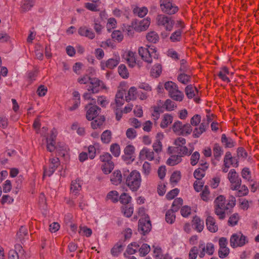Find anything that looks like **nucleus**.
Here are the masks:
<instances>
[{
  "mask_svg": "<svg viewBox=\"0 0 259 259\" xmlns=\"http://www.w3.org/2000/svg\"><path fill=\"white\" fill-rule=\"evenodd\" d=\"M139 157L141 159H147L151 161L154 159V153L152 150L145 147L141 150Z\"/></svg>",
  "mask_w": 259,
  "mask_h": 259,
  "instance_id": "nucleus-19",
  "label": "nucleus"
},
{
  "mask_svg": "<svg viewBox=\"0 0 259 259\" xmlns=\"http://www.w3.org/2000/svg\"><path fill=\"white\" fill-rule=\"evenodd\" d=\"M241 175L243 179L248 182H252L251 179V172L249 168H243L241 172Z\"/></svg>",
  "mask_w": 259,
  "mask_h": 259,
  "instance_id": "nucleus-33",
  "label": "nucleus"
},
{
  "mask_svg": "<svg viewBox=\"0 0 259 259\" xmlns=\"http://www.w3.org/2000/svg\"><path fill=\"white\" fill-rule=\"evenodd\" d=\"M105 88L106 86L104 82L97 78H92L90 84L87 86V90L92 92L93 94L97 93Z\"/></svg>",
  "mask_w": 259,
  "mask_h": 259,
  "instance_id": "nucleus-9",
  "label": "nucleus"
},
{
  "mask_svg": "<svg viewBox=\"0 0 259 259\" xmlns=\"http://www.w3.org/2000/svg\"><path fill=\"white\" fill-rule=\"evenodd\" d=\"M81 181L79 179H76L71 182L70 185V193L72 199L76 198L79 191L81 190Z\"/></svg>",
  "mask_w": 259,
  "mask_h": 259,
  "instance_id": "nucleus-16",
  "label": "nucleus"
},
{
  "mask_svg": "<svg viewBox=\"0 0 259 259\" xmlns=\"http://www.w3.org/2000/svg\"><path fill=\"white\" fill-rule=\"evenodd\" d=\"M59 165L60 161L58 158L53 157L50 158L48 167H44V176L50 177Z\"/></svg>",
  "mask_w": 259,
  "mask_h": 259,
  "instance_id": "nucleus-10",
  "label": "nucleus"
},
{
  "mask_svg": "<svg viewBox=\"0 0 259 259\" xmlns=\"http://www.w3.org/2000/svg\"><path fill=\"white\" fill-rule=\"evenodd\" d=\"M213 152L215 158L219 160L223 154V151L222 147L218 144H215L213 148Z\"/></svg>",
  "mask_w": 259,
  "mask_h": 259,
  "instance_id": "nucleus-36",
  "label": "nucleus"
},
{
  "mask_svg": "<svg viewBox=\"0 0 259 259\" xmlns=\"http://www.w3.org/2000/svg\"><path fill=\"white\" fill-rule=\"evenodd\" d=\"M107 198L113 202H117L118 201V193L116 191H111L108 193Z\"/></svg>",
  "mask_w": 259,
  "mask_h": 259,
  "instance_id": "nucleus-47",
  "label": "nucleus"
},
{
  "mask_svg": "<svg viewBox=\"0 0 259 259\" xmlns=\"http://www.w3.org/2000/svg\"><path fill=\"white\" fill-rule=\"evenodd\" d=\"M151 229V224L148 217L141 218L139 221L138 230L143 234L148 233Z\"/></svg>",
  "mask_w": 259,
  "mask_h": 259,
  "instance_id": "nucleus-14",
  "label": "nucleus"
},
{
  "mask_svg": "<svg viewBox=\"0 0 259 259\" xmlns=\"http://www.w3.org/2000/svg\"><path fill=\"white\" fill-rule=\"evenodd\" d=\"M133 12L136 15L138 16L139 17L143 18L147 14L148 9L145 7L142 8L136 7L134 9Z\"/></svg>",
  "mask_w": 259,
  "mask_h": 259,
  "instance_id": "nucleus-30",
  "label": "nucleus"
},
{
  "mask_svg": "<svg viewBox=\"0 0 259 259\" xmlns=\"http://www.w3.org/2000/svg\"><path fill=\"white\" fill-rule=\"evenodd\" d=\"M134 208L133 207H128V206H124L122 207V212L124 215L126 217H130L133 213Z\"/></svg>",
  "mask_w": 259,
  "mask_h": 259,
  "instance_id": "nucleus-61",
  "label": "nucleus"
},
{
  "mask_svg": "<svg viewBox=\"0 0 259 259\" xmlns=\"http://www.w3.org/2000/svg\"><path fill=\"white\" fill-rule=\"evenodd\" d=\"M200 165L201 167L195 169V179L198 180V182L195 181V191L198 192L201 190L203 187L204 182L202 180V178L205 176V171L208 167V164L202 160Z\"/></svg>",
  "mask_w": 259,
  "mask_h": 259,
  "instance_id": "nucleus-2",
  "label": "nucleus"
},
{
  "mask_svg": "<svg viewBox=\"0 0 259 259\" xmlns=\"http://www.w3.org/2000/svg\"><path fill=\"white\" fill-rule=\"evenodd\" d=\"M164 88L168 92L169 96L173 100L181 101L183 100V94L178 90L177 84L172 81L166 82Z\"/></svg>",
  "mask_w": 259,
  "mask_h": 259,
  "instance_id": "nucleus-4",
  "label": "nucleus"
},
{
  "mask_svg": "<svg viewBox=\"0 0 259 259\" xmlns=\"http://www.w3.org/2000/svg\"><path fill=\"white\" fill-rule=\"evenodd\" d=\"M122 178V177L120 171L115 170L111 175L110 180L113 185H117L121 182Z\"/></svg>",
  "mask_w": 259,
  "mask_h": 259,
  "instance_id": "nucleus-22",
  "label": "nucleus"
},
{
  "mask_svg": "<svg viewBox=\"0 0 259 259\" xmlns=\"http://www.w3.org/2000/svg\"><path fill=\"white\" fill-rule=\"evenodd\" d=\"M236 193L235 195L237 197H242L244 196H246L249 192V190L247 186L245 185H240V187L238 190H235Z\"/></svg>",
  "mask_w": 259,
  "mask_h": 259,
  "instance_id": "nucleus-27",
  "label": "nucleus"
},
{
  "mask_svg": "<svg viewBox=\"0 0 259 259\" xmlns=\"http://www.w3.org/2000/svg\"><path fill=\"white\" fill-rule=\"evenodd\" d=\"M181 31L180 30L176 31L171 35L170 39L173 42L180 41L181 38Z\"/></svg>",
  "mask_w": 259,
  "mask_h": 259,
  "instance_id": "nucleus-59",
  "label": "nucleus"
},
{
  "mask_svg": "<svg viewBox=\"0 0 259 259\" xmlns=\"http://www.w3.org/2000/svg\"><path fill=\"white\" fill-rule=\"evenodd\" d=\"M228 179L230 182L241 179L234 169H231L228 174Z\"/></svg>",
  "mask_w": 259,
  "mask_h": 259,
  "instance_id": "nucleus-46",
  "label": "nucleus"
},
{
  "mask_svg": "<svg viewBox=\"0 0 259 259\" xmlns=\"http://www.w3.org/2000/svg\"><path fill=\"white\" fill-rule=\"evenodd\" d=\"M200 121V116L195 114V137H199L208 127L209 123L207 121H203L201 123L197 124V123H199Z\"/></svg>",
  "mask_w": 259,
  "mask_h": 259,
  "instance_id": "nucleus-12",
  "label": "nucleus"
},
{
  "mask_svg": "<svg viewBox=\"0 0 259 259\" xmlns=\"http://www.w3.org/2000/svg\"><path fill=\"white\" fill-rule=\"evenodd\" d=\"M214 251V245L211 243H208L206 245L204 243H201L199 246V249L197 254L201 258L204 256L205 253L208 255H212Z\"/></svg>",
  "mask_w": 259,
  "mask_h": 259,
  "instance_id": "nucleus-13",
  "label": "nucleus"
},
{
  "mask_svg": "<svg viewBox=\"0 0 259 259\" xmlns=\"http://www.w3.org/2000/svg\"><path fill=\"white\" fill-rule=\"evenodd\" d=\"M118 71L120 76L123 78H127L129 76V73L125 65L121 64L119 66Z\"/></svg>",
  "mask_w": 259,
  "mask_h": 259,
  "instance_id": "nucleus-34",
  "label": "nucleus"
},
{
  "mask_svg": "<svg viewBox=\"0 0 259 259\" xmlns=\"http://www.w3.org/2000/svg\"><path fill=\"white\" fill-rule=\"evenodd\" d=\"M234 162V159L233 158L231 152H226L224 158V164L230 167Z\"/></svg>",
  "mask_w": 259,
  "mask_h": 259,
  "instance_id": "nucleus-35",
  "label": "nucleus"
},
{
  "mask_svg": "<svg viewBox=\"0 0 259 259\" xmlns=\"http://www.w3.org/2000/svg\"><path fill=\"white\" fill-rule=\"evenodd\" d=\"M120 57L116 56L114 58H110L106 61H101L100 64L101 68L105 70L106 68L112 69L116 67L120 62Z\"/></svg>",
  "mask_w": 259,
  "mask_h": 259,
  "instance_id": "nucleus-15",
  "label": "nucleus"
},
{
  "mask_svg": "<svg viewBox=\"0 0 259 259\" xmlns=\"http://www.w3.org/2000/svg\"><path fill=\"white\" fill-rule=\"evenodd\" d=\"M175 212V211L172 210L171 209H169L166 211L165 214V220L167 223L171 224L175 222L176 216L174 213Z\"/></svg>",
  "mask_w": 259,
  "mask_h": 259,
  "instance_id": "nucleus-38",
  "label": "nucleus"
},
{
  "mask_svg": "<svg viewBox=\"0 0 259 259\" xmlns=\"http://www.w3.org/2000/svg\"><path fill=\"white\" fill-rule=\"evenodd\" d=\"M112 38L118 41H121L123 38V36L121 31L119 30H114L111 34Z\"/></svg>",
  "mask_w": 259,
  "mask_h": 259,
  "instance_id": "nucleus-63",
  "label": "nucleus"
},
{
  "mask_svg": "<svg viewBox=\"0 0 259 259\" xmlns=\"http://www.w3.org/2000/svg\"><path fill=\"white\" fill-rule=\"evenodd\" d=\"M116 20L114 18H110L108 19L107 23V29L108 31H110L111 29L114 28L116 26Z\"/></svg>",
  "mask_w": 259,
  "mask_h": 259,
  "instance_id": "nucleus-57",
  "label": "nucleus"
},
{
  "mask_svg": "<svg viewBox=\"0 0 259 259\" xmlns=\"http://www.w3.org/2000/svg\"><path fill=\"white\" fill-rule=\"evenodd\" d=\"M126 60L129 67L132 68L135 67L137 63L135 53L128 51L126 56Z\"/></svg>",
  "mask_w": 259,
  "mask_h": 259,
  "instance_id": "nucleus-23",
  "label": "nucleus"
},
{
  "mask_svg": "<svg viewBox=\"0 0 259 259\" xmlns=\"http://www.w3.org/2000/svg\"><path fill=\"white\" fill-rule=\"evenodd\" d=\"M153 148L154 151L157 153H159L162 149V145L160 139H157L153 144Z\"/></svg>",
  "mask_w": 259,
  "mask_h": 259,
  "instance_id": "nucleus-56",
  "label": "nucleus"
},
{
  "mask_svg": "<svg viewBox=\"0 0 259 259\" xmlns=\"http://www.w3.org/2000/svg\"><path fill=\"white\" fill-rule=\"evenodd\" d=\"M207 229L211 232L214 233L218 230V227L215 219L211 216H208L206 220Z\"/></svg>",
  "mask_w": 259,
  "mask_h": 259,
  "instance_id": "nucleus-21",
  "label": "nucleus"
},
{
  "mask_svg": "<svg viewBox=\"0 0 259 259\" xmlns=\"http://www.w3.org/2000/svg\"><path fill=\"white\" fill-rule=\"evenodd\" d=\"M164 106H165L166 110L168 111L174 110L177 107L175 103L170 99H167L165 101Z\"/></svg>",
  "mask_w": 259,
  "mask_h": 259,
  "instance_id": "nucleus-53",
  "label": "nucleus"
},
{
  "mask_svg": "<svg viewBox=\"0 0 259 259\" xmlns=\"http://www.w3.org/2000/svg\"><path fill=\"white\" fill-rule=\"evenodd\" d=\"M150 20H148L147 19H143L139 23L138 27L137 28V30L140 31H145L148 28V27L150 25Z\"/></svg>",
  "mask_w": 259,
  "mask_h": 259,
  "instance_id": "nucleus-43",
  "label": "nucleus"
},
{
  "mask_svg": "<svg viewBox=\"0 0 259 259\" xmlns=\"http://www.w3.org/2000/svg\"><path fill=\"white\" fill-rule=\"evenodd\" d=\"M123 250V246L120 243H117L111 250V253L114 256H117Z\"/></svg>",
  "mask_w": 259,
  "mask_h": 259,
  "instance_id": "nucleus-40",
  "label": "nucleus"
},
{
  "mask_svg": "<svg viewBox=\"0 0 259 259\" xmlns=\"http://www.w3.org/2000/svg\"><path fill=\"white\" fill-rule=\"evenodd\" d=\"M105 120L104 117H101L100 119L94 120L91 122V126L93 128H97L100 126L102 125Z\"/></svg>",
  "mask_w": 259,
  "mask_h": 259,
  "instance_id": "nucleus-64",
  "label": "nucleus"
},
{
  "mask_svg": "<svg viewBox=\"0 0 259 259\" xmlns=\"http://www.w3.org/2000/svg\"><path fill=\"white\" fill-rule=\"evenodd\" d=\"M131 197L125 193L121 194L119 200L120 202L123 204H128L131 200Z\"/></svg>",
  "mask_w": 259,
  "mask_h": 259,
  "instance_id": "nucleus-52",
  "label": "nucleus"
},
{
  "mask_svg": "<svg viewBox=\"0 0 259 259\" xmlns=\"http://www.w3.org/2000/svg\"><path fill=\"white\" fill-rule=\"evenodd\" d=\"M183 200L181 198H177L174 200L171 205L172 210L178 211L181 206L183 205Z\"/></svg>",
  "mask_w": 259,
  "mask_h": 259,
  "instance_id": "nucleus-41",
  "label": "nucleus"
},
{
  "mask_svg": "<svg viewBox=\"0 0 259 259\" xmlns=\"http://www.w3.org/2000/svg\"><path fill=\"white\" fill-rule=\"evenodd\" d=\"M214 206L220 207H227V209H229V207L227 206L226 204V199L224 196L220 195L217 197L214 201Z\"/></svg>",
  "mask_w": 259,
  "mask_h": 259,
  "instance_id": "nucleus-26",
  "label": "nucleus"
},
{
  "mask_svg": "<svg viewBox=\"0 0 259 259\" xmlns=\"http://www.w3.org/2000/svg\"><path fill=\"white\" fill-rule=\"evenodd\" d=\"M12 185L10 180H6L3 184V191L4 193H7L12 190Z\"/></svg>",
  "mask_w": 259,
  "mask_h": 259,
  "instance_id": "nucleus-60",
  "label": "nucleus"
},
{
  "mask_svg": "<svg viewBox=\"0 0 259 259\" xmlns=\"http://www.w3.org/2000/svg\"><path fill=\"white\" fill-rule=\"evenodd\" d=\"M193 149H190L189 150L186 146L180 147H169L168 148V152L170 153H177L178 155L181 156V157L184 155H191V164L194 165V153L192 154Z\"/></svg>",
  "mask_w": 259,
  "mask_h": 259,
  "instance_id": "nucleus-5",
  "label": "nucleus"
},
{
  "mask_svg": "<svg viewBox=\"0 0 259 259\" xmlns=\"http://www.w3.org/2000/svg\"><path fill=\"white\" fill-rule=\"evenodd\" d=\"M221 141L226 147L232 148L235 146L233 140L230 138L227 137L225 134L222 135Z\"/></svg>",
  "mask_w": 259,
  "mask_h": 259,
  "instance_id": "nucleus-29",
  "label": "nucleus"
},
{
  "mask_svg": "<svg viewBox=\"0 0 259 259\" xmlns=\"http://www.w3.org/2000/svg\"><path fill=\"white\" fill-rule=\"evenodd\" d=\"M173 117L170 114L164 115L162 120L160 123V126L162 128L166 127L172 121Z\"/></svg>",
  "mask_w": 259,
  "mask_h": 259,
  "instance_id": "nucleus-31",
  "label": "nucleus"
},
{
  "mask_svg": "<svg viewBox=\"0 0 259 259\" xmlns=\"http://www.w3.org/2000/svg\"><path fill=\"white\" fill-rule=\"evenodd\" d=\"M139 245L136 242L132 243L127 246L126 252L128 254H134L139 249Z\"/></svg>",
  "mask_w": 259,
  "mask_h": 259,
  "instance_id": "nucleus-42",
  "label": "nucleus"
},
{
  "mask_svg": "<svg viewBox=\"0 0 259 259\" xmlns=\"http://www.w3.org/2000/svg\"><path fill=\"white\" fill-rule=\"evenodd\" d=\"M229 253L230 249L228 247L219 248L218 254L220 258H225L229 255Z\"/></svg>",
  "mask_w": 259,
  "mask_h": 259,
  "instance_id": "nucleus-58",
  "label": "nucleus"
},
{
  "mask_svg": "<svg viewBox=\"0 0 259 259\" xmlns=\"http://www.w3.org/2000/svg\"><path fill=\"white\" fill-rule=\"evenodd\" d=\"M204 228V222L199 217L195 216V229L198 232H201Z\"/></svg>",
  "mask_w": 259,
  "mask_h": 259,
  "instance_id": "nucleus-49",
  "label": "nucleus"
},
{
  "mask_svg": "<svg viewBox=\"0 0 259 259\" xmlns=\"http://www.w3.org/2000/svg\"><path fill=\"white\" fill-rule=\"evenodd\" d=\"M184 124L180 121H176L172 125L173 131L178 134H181Z\"/></svg>",
  "mask_w": 259,
  "mask_h": 259,
  "instance_id": "nucleus-45",
  "label": "nucleus"
},
{
  "mask_svg": "<svg viewBox=\"0 0 259 259\" xmlns=\"http://www.w3.org/2000/svg\"><path fill=\"white\" fill-rule=\"evenodd\" d=\"M110 151L115 157H118L120 153V149L117 144H112L110 146Z\"/></svg>",
  "mask_w": 259,
  "mask_h": 259,
  "instance_id": "nucleus-51",
  "label": "nucleus"
},
{
  "mask_svg": "<svg viewBox=\"0 0 259 259\" xmlns=\"http://www.w3.org/2000/svg\"><path fill=\"white\" fill-rule=\"evenodd\" d=\"M138 91L135 87H131L128 91L127 95L125 96V100L128 102L136 100L137 98Z\"/></svg>",
  "mask_w": 259,
  "mask_h": 259,
  "instance_id": "nucleus-24",
  "label": "nucleus"
},
{
  "mask_svg": "<svg viewBox=\"0 0 259 259\" xmlns=\"http://www.w3.org/2000/svg\"><path fill=\"white\" fill-rule=\"evenodd\" d=\"M141 181L140 172L133 170L126 177L125 183L132 191H137L141 186Z\"/></svg>",
  "mask_w": 259,
  "mask_h": 259,
  "instance_id": "nucleus-1",
  "label": "nucleus"
},
{
  "mask_svg": "<svg viewBox=\"0 0 259 259\" xmlns=\"http://www.w3.org/2000/svg\"><path fill=\"white\" fill-rule=\"evenodd\" d=\"M35 4V0H22L20 11L21 13H26L31 9Z\"/></svg>",
  "mask_w": 259,
  "mask_h": 259,
  "instance_id": "nucleus-20",
  "label": "nucleus"
},
{
  "mask_svg": "<svg viewBox=\"0 0 259 259\" xmlns=\"http://www.w3.org/2000/svg\"><path fill=\"white\" fill-rule=\"evenodd\" d=\"M138 51L142 59L148 64H151L152 62L153 59H157L158 58V55L155 48L150 47L149 48L140 47L139 48Z\"/></svg>",
  "mask_w": 259,
  "mask_h": 259,
  "instance_id": "nucleus-3",
  "label": "nucleus"
},
{
  "mask_svg": "<svg viewBox=\"0 0 259 259\" xmlns=\"http://www.w3.org/2000/svg\"><path fill=\"white\" fill-rule=\"evenodd\" d=\"M101 139L104 143L108 144L111 141V132L109 130H106L101 135Z\"/></svg>",
  "mask_w": 259,
  "mask_h": 259,
  "instance_id": "nucleus-39",
  "label": "nucleus"
},
{
  "mask_svg": "<svg viewBox=\"0 0 259 259\" xmlns=\"http://www.w3.org/2000/svg\"><path fill=\"white\" fill-rule=\"evenodd\" d=\"M78 33L81 36L85 37L90 39H93L95 38V32L90 28L86 26H80L78 29Z\"/></svg>",
  "mask_w": 259,
  "mask_h": 259,
  "instance_id": "nucleus-17",
  "label": "nucleus"
},
{
  "mask_svg": "<svg viewBox=\"0 0 259 259\" xmlns=\"http://www.w3.org/2000/svg\"><path fill=\"white\" fill-rule=\"evenodd\" d=\"M87 110L86 117L89 120H94L100 113L101 108L97 105H92V103H89L85 106Z\"/></svg>",
  "mask_w": 259,
  "mask_h": 259,
  "instance_id": "nucleus-11",
  "label": "nucleus"
},
{
  "mask_svg": "<svg viewBox=\"0 0 259 259\" xmlns=\"http://www.w3.org/2000/svg\"><path fill=\"white\" fill-rule=\"evenodd\" d=\"M14 199L9 195H4L0 200V202L3 205L6 203L10 204L12 203Z\"/></svg>",
  "mask_w": 259,
  "mask_h": 259,
  "instance_id": "nucleus-62",
  "label": "nucleus"
},
{
  "mask_svg": "<svg viewBox=\"0 0 259 259\" xmlns=\"http://www.w3.org/2000/svg\"><path fill=\"white\" fill-rule=\"evenodd\" d=\"M147 39L148 41L154 44L156 43L159 40V36L155 31H151L146 35Z\"/></svg>",
  "mask_w": 259,
  "mask_h": 259,
  "instance_id": "nucleus-32",
  "label": "nucleus"
},
{
  "mask_svg": "<svg viewBox=\"0 0 259 259\" xmlns=\"http://www.w3.org/2000/svg\"><path fill=\"white\" fill-rule=\"evenodd\" d=\"M182 161V158L181 156L178 155H172L167 160L166 164L174 166L179 163Z\"/></svg>",
  "mask_w": 259,
  "mask_h": 259,
  "instance_id": "nucleus-25",
  "label": "nucleus"
},
{
  "mask_svg": "<svg viewBox=\"0 0 259 259\" xmlns=\"http://www.w3.org/2000/svg\"><path fill=\"white\" fill-rule=\"evenodd\" d=\"M228 74V69L226 67H224L220 71L219 73H218V76L224 81L229 82H230V80L229 78L227 77V75Z\"/></svg>",
  "mask_w": 259,
  "mask_h": 259,
  "instance_id": "nucleus-28",
  "label": "nucleus"
},
{
  "mask_svg": "<svg viewBox=\"0 0 259 259\" xmlns=\"http://www.w3.org/2000/svg\"><path fill=\"white\" fill-rule=\"evenodd\" d=\"M56 138V135H55L53 132H52L50 136L46 139L47 149L48 151L51 152L54 151L55 149L56 150H59L58 147L55 145Z\"/></svg>",
  "mask_w": 259,
  "mask_h": 259,
  "instance_id": "nucleus-18",
  "label": "nucleus"
},
{
  "mask_svg": "<svg viewBox=\"0 0 259 259\" xmlns=\"http://www.w3.org/2000/svg\"><path fill=\"white\" fill-rule=\"evenodd\" d=\"M181 172L179 171H174L170 177V182L172 183L176 184L181 179Z\"/></svg>",
  "mask_w": 259,
  "mask_h": 259,
  "instance_id": "nucleus-54",
  "label": "nucleus"
},
{
  "mask_svg": "<svg viewBox=\"0 0 259 259\" xmlns=\"http://www.w3.org/2000/svg\"><path fill=\"white\" fill-rule=\"evenodd\" d=\"M248 242L247 237L241 233L233 234L230 237V246L233 248L242 247Z\"/></svg>",
  "mask_w": 259,
  "mask_h": 259,
  "instance_id": "nucleus-6",
  "label": "nucleus"
},
{
  "mask_svg": "<svg viewBox=\"0 0 259 259\" xmlns=\"http://www.w3.org/2000/svg\"><path fill=\"white\" fill-rule=\"evenodd\" d=\"M162 72V67L160 64H156L153 66L151 70V75L155 77H158Z\"/></svg>",
  "mask_w": 259,
  "mask_h": 259,
  "instance_id": "nucleus-44",
  "label": "nucleus"
},
{
  "mask_svg": "<svg viewBox=\"0 0 259 259\" xmlns=\"http://www.w3.org/2000/svg\"><path fill=\"white\" fill-rule=\"evenodd\" d=\"M102 168L104 174H110L114 168V163L113 162L106 163L102 165Z\"/></svg>",
  "mask_w": 259,
  "mask_h": 259,
  "instance_id": "nucleus-48",
  "label": "nucleus"
},
{
  "mask_svg": "<svg viewBox=\"0 0 259 259\" xmlns=\"http://www.w3.org/2000/svg\"><path fill=\"white\" fill-rule=\"evenodd\" d=\"M28 234L27 229L25 227L21 226L19 229V232L17 234V237L21 241L24 237Z\"/></svg>",
  "mask_w": 259,
  "mask_h": 259,
  "instance_id": "nucleus-50",
  "label": "nucleus"
},
{
  "mask_svg": "<svg viewBox=\"0 0 259 259\" xmlns=\"http://www.w3.org/2000/svg\"><path fill=\"white\" fill-rule=\"evenodd\" d=\"M156 19L158 25L163 26L167 31L172 30L174 22L171 17L163 14H159L157 15Z\"/></svg>",
  "mask_w": 259,
  "mask_h": 259,
  "instance_id": "nucleus-7",
  "label": "nucleus"
},
{
  "mask_svg": "<svg viewBox=\"0 0 259 259\" xmlns=\"http://www.w3.org/2000/svg\"><path fill=\"white\" fill-rule=\"evenodd\" d=\"M160 7L163 13L168 15L174 14L179 10L178 7L172 3V0H160Z\"/></svg>",
  "mask_w": 259,
  "mask_h": 259,
  "instance_id": "nucleus-8",
  "label": "nucleus"
},
{
  "mask_svg": "<svg viewBox=\"0 0 259 259\" xmlns=\"http://www.w3.org/2000/svg\"><path fill=\"white\" fill-rule=\"evenodd\" d=\"M228 209L227 207H220L214 206L215 213L219 217L220 219H224L225 218L226 211Z\"/></svg>",
  "mask_w": 259,
  "mask_h": 259,
  "instance_id": "nucleus-37",
  "label": "nucleus"
},
{
  "mask_svg": "<svg viewBox=\"0 0 259 259\" xmlns=\"http://www.w3.org/2000/svg\"><path fill=\"white\" fill-rule=\"evenodd\" d=\"M150 250V247L147 244H143L139 249L140 254L141 256H145Z\"/></svg>",
  "mask_w": 259,
  "mask_h": 259,
  "instance_id": "nucleus-55",
  "label": "nucleus"
}]
</instances>
